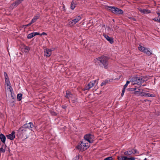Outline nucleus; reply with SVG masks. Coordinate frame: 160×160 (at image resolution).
<instances>
[{
    "label": "nucleus",
    "mask_w": 160,
    "mask_h": 160,
    "mask_svg": "<svg viewBox=\"0 0 160 160\" xmlns=\"http://www.w3.org/2000/svg\"><path fill=\"white\" fill-rule=\"evenodd\" d=\"M46 33L44 32H43L41 34L42 35H46Z\"/></svg>",
    "instance_id": "ea45409f"
},
{
    "label": "nucleus",
    "mask_w": 160,
    "mask_h": 160,
    "mask_svg": "<svg viewBox=\"0 0 160 160\" xmlns=\"http://www.w3.org/2000/svg\"><path fill=\"white\" fill-rule=\"evenodd\" d=\"M5 82L7 85V86H9L10 87H11V86H10V82H9V79H5Z\"/></svg>",
    "instance_id": "a878e982"
},
{
    "label": "nucleus",
    "mask_w": 160,
    "mask_h": 160,
    "mask_svg": "<svg viewBox=\"0 0 160 160\" xmlns=\"http://www.w3.org/2000/svg\"><path fill=\"white\" fill-rule=\"evenodd\" d=\"M113 158L111 157H108L105 158L104 159L105 160H112Z\"/></svg>",
    "instance_id": "c756f323"
},
{
    "label": "nucleus",
    "mask_w": 160,
    "mask_h": 160,
    "mask_svg": "<svg viewBox=\"0 0 160 160\" xmlns=\"http://www.w3.org/2000/svg\"><path fill=\"white\" fill-rule=\"evenodd\" d=\"M108 9L114 13L122 14L123 12L122 10L117 8H115V7H109Z\"/></svg>",
    "instance_id": "423d86ee"
},
{
    "label": "nucleus",
    "mask_w": 160,
    "mask_h": 160,
    "mask_svg": "<svg viewBox=\"0 0 160 160\" xmlns=\"http://www.w3.org/2000/svg\"><path fill=\"white\" fill-rule=\"evenodd\" d=\"M130 81H127V82H126V83L125 84L124 86V87H123V89H125L127 87L128 85V84L130 82Z\"/></svg>",
    "instance_id": "bb28decb"
},
{
    "label": "nucleus",
    "mask_w": 160,
    "mask_h": 160,
    "mask_svg": "<svg viewBox=\"0 0 160 160\" xmlns=\"http://www.w3.org/2000/svg\"><path fill=\"white\" fill-rule=\"evenodd\" d=\"M40 17V15L39 14H38L37 15H36L34 17L31 22L32 23H33L35 22L37 19H38Z\"/></svg>",
    "instance_id": "6ab92c4d"
},
{
    "label": "nucleus",
    "mask_w": 160,
    "mask_h": 160,
    "mask_svg": "<svg viewBox=\"0 0 160 160\" xmlns=\"http://www.w3.org/2000/svg\"><path fill=\"white\" fill-rule=\"evenodd\" d=\"M98 80H95L90 82L86 86L84 90H88L94 86L95 88H96V85L98 84Z\"/></svg>",
    "instance_id": "39448f33"
},
{
    "label": "nucleus",
    "mask_w": 160,
    "mask_h": 160,
    "mask_svg": "<svg viewBox=\"0 0 160 160\" xmlns=\"http://www.w3.org/2000/svg\"><path fill=\"white\" fill-rule=\"evenodd\" d=\"M22 95L21 93L18 94L17 96V98L19 101H20L22 99Z\"/></svg>",
    "instance_id": "393cba45"
},
{
    "label": "nucleus",
    "mask_w": 160,
    "mask_h": 160,
    "mask_svg": "<svg viewBox=\"0 0 160 160\" xmlns=\"http://www.w3.org/2000/svg\"><path fill=\"white\" fill-rule=\"evenodd\" d=\"M6 146L5 144H3L2 147L0 148V152H4L5 151Z\"/></svg>",
    "instance_id": "aec40b11"
},
{
    "label": "nucleus",
    "mask_w": 160,
    "mask_h": 160,
    "mask_svg": "<svg viewBox=\"0 0 160 160\" xmlns=\"http://www.w3.org/2000/svg\"><path fill=\"white\" fill-rule=\"evenodd\" d=\"M157 13L158 15V18H154L153 19V20L155 21L160 22V10L157 12Z\"/></svg>",
    "instance_id": "a211bd4d"
},
{
    "label": "nucleus",
    "mask_w": 160,
    "mask_h": 160,
    "mask_svg": "<svg viewBox=\"0 0 160 160\" xmlns=\"http://www.w3.org/2000/svg\"><path fill=\"white\" fill-rule=\"evenodd\" d=\"M138 10L140 12L144 14H147L151 12L148 9H142L139 8H138Z\"/></svg>",
    "instance_id": "4468645a"
},
{
    "label": "nucleus",
    "mask_w": 160,
    "mask_h": 160,
    "mask_svg": "<svg viewBox=\"0 0 160 160\" xmlns=\"http://www.w3.org/2000/svg\"><path fill=\"white\" fill-rule=\"evenodd\" d=\"M137 151L136 149H129L124 152L125 156H129L132 155L137 153Z\"/></svg>",
    "instance_id": "9d476101"
},
{
    "label": "nucleus",
    "mask_w": 160,
    "mask_h": 160,
    "mask_svg": "<svg viewBox=\"0 0 160 160\" xmlns=\"http://www.w3.org/2000/svg\"><path fill=\"white\" fill-rule=\"evenodd\" d=\"M132 89H133V90L135 91V93L137 94V92L138 91H136V88H132Z\"/></svg>",
    "instance_id": "4c0bfd02"
},
{
    "label": "nucleus",
    "mask_w": 160,
    "mask_h": 160,
    "mask_svg": "<svg viewBox=\"0 0 160 160\" xmlns=\"http://www.w3.org/2000/svg\"><path fill=\"white\" fill-rule=\"evenodd\" d=\"M144 52L146 53L147 55L149 56L152 54V53L150 51H149L148 50V48H145L144 51H143Z\"/></svg>",
    "instance_id": "4be33fe9"
},
{
    "label": "nucleus",
    "mask_w": 160,
    "mask_h": 160,
    "mask_svg": "<svg viewBox=\"0 0 160 160\" xmlns=\"http://www.w3.org/2000/svg\"><path fill=\"white\" fill-rule=\"evenodd\" d=\"M145 48L144 47H142V46H140L138 47V50L142 52H143L144 50H145Z\"/></svg>",
    "instance_id": "b1692460"
},
{
    "label": "nucleus",
    "mask_w": 160,
    "mask_h": 160,
    "mask_svg": "<svg viewBox=\"0 0 160 160\" xmlns=\"http://www.w3.org/2000/svg\"><path fill=\"white\" fill-rule=\"evenodd\" d=\"M75 6L74 3L72 2L71 4V8L72 9H73L74 8Z\"/></svg>",
    "instance_id": "7c9ffc66"
},
{
    "label": "nucleus",
    "mask_w": 160,
    "mask_h": 160,
    "mask_svg": "<svg viewBox=\"0 0 160 160\" xmlns=\"http://www.w3.org/2000/svg\"><path fill=\"white\" fill-rule=\"evenodd\" d=\"M79 155L78 156V157H76V159H78V158H79Z\"/></svg>",
    "instance_id": "a19ab883"
},
{
    "label": "nucleus",
    "mask_w": 160,
    "mask_h": 160,
    "mask_svg": "<svg viewBox=\"0 0 160 160\" xmlns=\"http://www.w3.org/2000/svg\"><path fill=\"white\" fill-rule=\"evenodd\" d=\"M118 160H135L136 158L134 157L128 158L127 156L121 155L118 156Z\"/></svg>",
    "instance_id": "1a4fd4ad"
},
{
    "label": "nucleus",
    "mask_w": 160,
    "mask_h": 160,
    "mask_svg": "<svg viewBox=\"0 0 160 160\" xmlns=\"http://www.w3.org/2000/svg\"><path fill=\"white\" fill-rule=\"evenodd\" d=\"M146 81V78L142 77H133L130 80L132 84L133 85H140L142 83Z\"/></svg>",
    "instance_id": "f03ea898"
},
{
    "label": "nucleus",
    "mask_w": 160,
    "mask_h": 160,
    "mask_svg": "<svg viewBox=\"0 0 160 160\" xmlns=\"http://www.w3.org/2000/svg\"><path fill=\"white\" fill-rule=\"evenodd\" d=\"M34 36L37 35H38L39 34V33L37 32H34Z\"/></svg>",
    "instance_id": "e433bc0d"
},
{
    "label": "nucleus",
    "mask_w": 160,
    "mask_h": 160,
    "mask_svg": "<svg viewBox=\"0 0 160 160\" xmlns=\"http://www.w3.org/2000/svg\"><path fill=\"white\" fill-rule=\"evenodd\" d=\"M125 89H124L123 88L122 90V92L121 93V96L122 97L123 96V95H124V93L125 92Z\"/></svg>",
    "instance_id": "473e14b6"
},
{
    "label": "nucleus",
    "mask_w": 160,
    "mask_h": 160,
    "mask_svg": "<svg viewBox=\"0 0 160 160\" xmlns=\"http://www.w3.org/2000/svg\"><path fill=\"white\" fill-rule=\"evenodd\" d=\"M104 160H105V159H104Z\"/></svg>",
    "instance_id": "37998d69"
},
{
    "label": "nucleus",
    "mask_w": 160,
    "mask_h": 160,
    "mask_svg": "<svg viewBox=\"0 0 160 160\" xmlns=\"http://www.w3.org/2000/svg\"><path fill=\"white\" fill-rule=\"evenodd\" d=\"M153 95L152 94H151L149 93H147V96L148 97H153Z\"/></svg>",
    "instance_id": "2f4dec72"
},
{
    "label": "nucleus",
    "mask_w": 160,
    "mask_h": 160,
    "mask_svg": "<svg viewBox=\"0 0 160 160\" xmlns=\"http://www.w3.org/2000/svg\"><path fill=\"white\" fill-rule=\"evenodd\" d=\"M15 133L14 131H12L10 134L6 135V137L9 139L13 140L15 138Z\"/></svg>",
    "instance_id": "f8f14e48"
},
{
    "label": "nucleus",
    "mask_w": 160,
    "mask_h": 160,
    "mask_svg": "<svg viewBox=\"0 0 160 160\" xmlns=\"http://www.w3.org/2000/svg\"><path fill=\"white\" fill-rule=\"evenodd\" d=\"M0 138L2 142L5 143L6 140V137L5 136L2 134H0Z\"/></svg>",
    "instance_id": "412c9836"
},
{
    "label": "nucleus",
    "mask_w": 160,
    "mask_h": 160,
    "mask_svg": "<svg viewBox=\"0 0 160 160\" xmlns=\"http://www.w3.org/2000/svg\"><path fill=\"white\" fill-rule=\"evenodd\" d=\"M63 108H65V107H63Z\"/></svg>",
    "instance_id": "79ce46f5"
},
{
    "label": "nucleus",
    "mask_w": 160,
    "mask_h": 160,
    "mask_svg": "<svg viewBox=\"0 0 160 160\" xmlns=\"http://www.w3.org/2000/svg\"><path fill=\"white\" fill-rule=\"evenodd\" d=\"M66 97L68 98L69 99H71L72 100L73 102H76V100H72L73 95L71 94L69 91H67L66 92Z\"/></svg>",
    "instance_id": "9b49d317"
},
{
    "label": "nucleus",
    "mask_w": 160,
    "mask_h": 160,
    "mask_svg": "<svg viewBox=\"0 0 160 160\" xmlns=\"http://www.w3.org/2000/svg\"><path fill=\"white\" fill-rule=\"evenodd\" d=\"M4 75L5 79H9L8 76L6 72H4Z\"/></svg>",
    "instance_id": "cd10ccee"
},
{
    "label": "nucleus",
    "mask_w": 160,
    "mask_h": 160,
    "mask_svg": "<svg viewBox=\"0 0 160 160\" xmlns=\"http://www.w3.org/2000/svg\"><path fill=\"white\" fill-rule=\"evenodd\" d=\"M45 55L47 57H49L51 54V50L50 49H46L44 51Z\"/></svg>",
    "instance_id": "dca6fc26"
},
{
    "label": "nucleus",
    "mask_w": 160,
    "mask_h": 160,
    "mask_svg": "<svg viewBox=\"0 0 160 160\" xmlns=\"http://www.w3.org/2000/svg\"><path fill=\"white\" fill-rule=\"evenodd\" d=\"M33 127V125L32 122H29L24 124L22 127L25 128H32Z\"/></svg>",
    "instance_id": "ddd939ff"
},
{
    "label": "nucleus",
    "mask_w": 160,
    "mask_h": 160,
    "mask_svg": "<svg viewBox=\"0 0 160 160\" xmlns=\"http://www.w3.org/2000/svg\"><path fill=\"white\" fill-rule=\"evenodd\" d=\"M129 18L130 19H132L134 21H136V19L135 18H132V17H130V18Z\"/></svg>",
    "instance_id": "58836bf2"
},
{
    "label": "nucleus",
    "mask_w": 160,
    "mask_h": 160,
    "mask_svg": "<svg viewBox=\"0 0 160 160\" xmlns=\"http://www.w3.org/2000/svg\"><path fill=\"white\" fill-rule=\"evenodd\" d=\"M85 140L84 141H87L89 143H92L93 142L94 139V136L90 134H88L85 135L84 137Z\"/></svg>",
    "instance_id": "6e6552de"
},
{
    "label": "nucleus",
    "mask_w": 160,
    "mask_h": 160,
    "mask_svg": "<svg viewBox=\"0 0 160 160\" xmlns=\"http://www.w3.org/2000/svg\"><path fill=\"white\" fill-rule=\"evenodd\" d=\"M34 36V32H32L29 34L28 35L27 38H28L30 39L33 38Z\"/></svg>",
    "instance_id": "5701e85b"
},
{
    "label": "nucleus",
    "mask_w": 160,
    "mask_h": 160,
    "mask_svg": "<svg viewBox=\"0 0 160 160\" xmlns=\"http://www.w3.org/2000/svg\"><path fill=\"white\" fill-rule=\"evenodd\" d=\"M31 130L30 128H25L22 127L18 129V132L22 134L23 136L26 138H27L29 132Z\"/></svg>",
    "instance_id": "20e7f679"
},
{
    "label": "nucleus",
    "mask_w": 160,
    "mask_h": 160,
    "mask_svg": "<svg viewBox=\"0 0 160 160\" xmlns=\"http://www.w3.org/2000/svg\"><path fill=\"white\" fill-rule=\"evenodd\" d=\"M81 19V17L79 16H76L73 19L68 23V24L70 26H72L75 24L77 22H78L79 20Z\"/></svg>",
    "instance_id": "0eeeda50"
},
{
    "label": "nucleus",
    "mask_w": 160,
    "mask_h": 160,
    "mask_svg": "<svg viewBox=\"0 0 160 160\" xmlns=\"http://www.w3.org/2000/svg\"><path fill=\"white\" fill-rule=\"evenodd\" d=\"M107 82L106 81H104L101 84V86H103V85L106 84V83Z\"/></svg>",
    "instance_id": "f704fd0d"
},
{
    "label": "nucleus",
    "mask_w": 160,
    "mask_h": 160,
    "mask_svg": "<svg viewBox=\"0 0 160 160\" xmlns=\"http://www.w3.org/2000/svg\"><path fill=\"white\" fill-rule=\"evenodd\" d=\"M137 94H137L138 95H141V93H142V92H140V91H137Z\"/></svg>",
    "instance_id": "c9c22d12"
},
{
    "label": "nucleus",
    "mask_w": 160,
    "mask_h": 160,
    "mask_svg": "<svg viewBox=\"0 0 160 160\" xmlns=\"http://www.w3.org/2000/svg\"><path fill=\"white\" fill-rule=\"evenodd\" d=\"M22 50L26 53H28L29 52L30 48L29 47L24 45L22 47Z\"/></svg>",
    "instance_id": "f3484780"
},
{
    "label": "nucleus",
    "mask_w": 160,
    "mask_h": 160,
    "mask_svg": "<svg viewBox=\"0 0 160 160\" xmlns=\"http://www.w3.org/2000/svg\"><path fill=\"white\" fill-rule=\"evenodd\" d=\"M89 146V143L86 142L85 141H83L81 142L80 145L77 146V148L80 151H83L87 149Z\"/></svg>",
    "instance_id": "7ed1b4c3"
},
{
    "label": "nucleus",
    "mask_w": 160,
    "mask_h": 160,
    "mask_svg": "<svg viewBox=\"0 0 160 160\" xmlns=\"http://www.w3.org/2000/svg\"><path fill=\"white\" fill-rule=\"evenodd\" d=\"M32 23V22H31L30 23H28V24L25 25V27L30 26Z\"/></svg>",
    "instance_id": "72a5a7b5"
},
{
    "label": "nucleus",
    "mask_w": 160,
    "mask_h": 160,
    "mask_svg": "<svg viewBox=\"0 0 160 160\" xmlns=\"http://www.w3.org/2000/svg\"><path fill=\"white\" fill-rule=\"evenodd\" d=\"M141 93V96H147V93L142 92Z\"/></svg>",
    "instance_id": "c85d7f7f"
},
{
    "label": "nucleus",
    "mask_w": 160,
    "mask_h": 160,
    "mask_svg": "<svg viewBox=\"0 0 160 160\" xmlns=\"http://www.w3.org/2000/svg\"><path fill=\"white\" fill-rule=\"evenodd\" d=\"M109 58L105 56L99 57L97 59V61L102 67L106 69L108 68Z\"/></svg>",
    "instance_id": "f257e3e1"
},
{
    "label": "nucleus",
    "mask_w": 160,
    "mask_h": 160,
    "mask_svg": "<svg viewBox=\"0 0 160 160\" xmlns=\"http://www.w3.org/2000/svg\"><path fill=\"white\" fill-rule=\"evenodd\" d=\"M104 37L109 42L112 44L113 42V40L112 38L109 37L108 35L106 34H103V35Z\"/></svg>",
    "instance_id": "2eb2a0df"
}]
</instances>
